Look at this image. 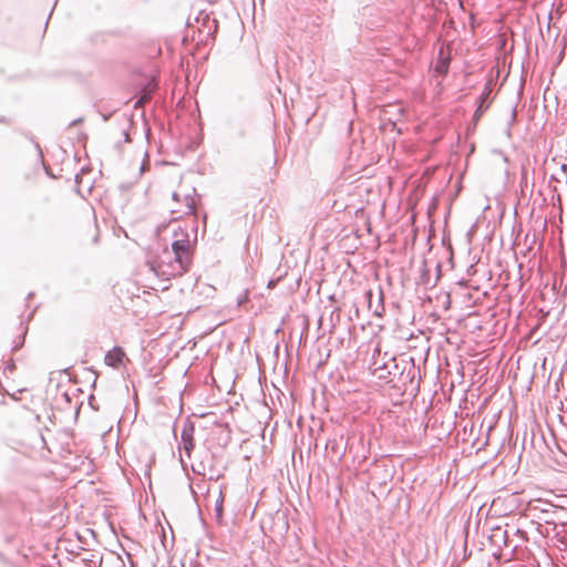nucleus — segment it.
I'll use <instances>...</instances> for the list:
<instances>
[{
    "label": "nucleus",
    "instance_id": "f257e3e1",
    "mask_svg": "<svg viewBox=\"0 0 567 567\" xmlns=\"http://www.w3.org/2000/svg\"><path fill=\"white\" fill-rule=\"evenodd\" d=\"M193 245L186 229L178 227L174 231L172 252L165 250L164 256L156 262H148L150 270L156 276L168 280L188 271L192 265Z\"/></svg>",
    "mask_w": 567,
    "mask_h": 567
},
{
    "label": "nucleus",
    "instance_id": "f03ea898",
    "mask_svg": "<svg viewBox=\"0 0 567 567\" xmlns=\"http://www.w3.org/2000/svg\"><path fill=\"white\" fill-rule=\"evenodd\" d=\"M194 188L192 189V192L176 190L173 193L172 198L174 202H176L177 207L172 208V214L177 215L176 218H179L184 215H192L195 213L196 203L194 198Z\"/></svg>",
    "mask_w": 567,
    "mask_h": 567
},
{
    "label": "nucleus",
    "instance_id": "7ed1b4c3",
    "mask_svg": "<svg viewBox=\"0 0 567 567\" xmlns=\"http://www.w3.org/2000/svg\"><path fill=\"white\" fill-rule=\"evenodd\" d=\"M492 86H493V80L489 79L485 83L484 90L478 97V104H477L476 111L474 113L475 120H478L484 114V112L489 107V105L492 103V97H491L492 91H493Z\"/></svg>",
    "mask_w": 567,
    "mask_h": 567
},
{
    "label": "nucleus",
    "instance_id": "20e7f679",
    "mask_svg": "<svg viewBox=\"0 0 567 567\" xmlns=\"http://www.w3.org/2000/svg\"><path fill=\"white\" fill-rule=\"evenodd\" d=\"M194 431H195L194 425L190 422H187L184 424L182 433H181V439H182L181 444H182L183 450L187 454V456H190V453L195 447Z\"/></svg>",
    "mask_w": 567,
    "mask_h": 567
},
{
    "label": "nucleus",
    "instance_id": "39448f33",
    "mask_svg": "<svg viewBox=\"0 0 567 567\" xmlns=\"http://www.w3.org/2000/svg\"><path fill=\"white\" fill-rule=\"evenodd\" d=\"M124 357L125 352L123 349L114 347L105 354L104 362L112 368H118L123 363Z\"/></svg>",
    "mask_w": 567,
    "mask_h": 567
},
{
    "label": "nucleus",
    "instance_id": "423d86ee",
    "mask_svg": "<svg viewBox=\"0 0 567 567\" xmlns=\"http://www.w3.org/2000/svg\"><path fill=\"white\" fill-rule=\"evenodd\" d=\"M367 299H368V307L377 317H382L384 312V303H383V291L379 290L378 300L374 303L372 300V291L369 290L367 292Z\"/></svg>",
    "mask_w": 567,
    "mask_h": 567
},
{
    "label": "nucleus",
    "instance_id": "0eeeda50",
    "mask_svg": "<svg viewBox=\"0 0 567 567\" xmlns=\"http://www.w3.org/2000/svg\"><path fill=\"white\" fill-rule=\"evenodd\" d=\"M371 369L372 373L378 375L379 379H385L386 374L390 373L386 364H379L377 361L373 362Z\"/></svg>",
    "mask_w": 567,
    "mask_h": 567
},
{
    "label": "nucleus",
    "instance_id": "6e6552de",
    "mask_svg": "<svg viewBox=\"0 0 567 567\" xmlns=\"http://www.w3.org/2000/svg\"><path fill=\"white\" fill-rule=\"evenodd\" d=\"M224 498H225V496H224L223 489L220 488L219 489L218 498L215 502V514H216L217 520H219V522H220V519L223 517Z\"/></svg>",
    "mask_w": 567,
    "mask_h": 567
},
{
    "label": "nucleus",
    "instance_id": "1a4fd4ad",
    "mask_svg": "<svg viewBox=\"0 0 567 567\" xmlns=\"http://www.w3.org/2000/svg\"><path fill=\"white\" fill-rule=\"evenodd\" d=\"M194 472H196L197 474H200V475H206V466H205V464L200 463L198 465V468L194 467Z\"/></svg>",
    "mask_w": 567,
    "mask_h": 567
},
{
    "label": "nucleus",
    "instance_id": "9d476101",
    "mask_svg": "<svg viewBox=\"0 0 567 567\" xmlns=\"http://www.w3.org/2000/svg\"><path fill=\"white\" fill-rule=\"evenodd\" d=\"M147 99H148V97H147V95H143V96H141V97L137 100L135 107H138L140 105L144 104V103L147 101Z\"/></svg>",
    "mask_w": 567,
    "mask_h": 567
},
{
    "label": "nucleus",
    "instance_id": "9b49d317",
    "mask_svg": "<svg viewBox=\"0 0 567 567\" xmlns=\"http://www.w3.org/2000/svg\"><path fill=\"white\" fill-rule=\"evenodd\" d=\"M220 477H221V475H220V474H217V475H215V476H214V475H210V476H209V480H212V481H213V480H214V481H218Z\"/></svg>",
    "mask_w": 567,
    "mask_h": 567
},
{
    "label": "nucleus",
    "instance_id": "f8f14e48",
    "mask_svg": "<svg viewBox=\"0 0 567 567\" xmlns=\"http://www.w3.org/2000/svg\"><path fill=\"white\" fill-rule=\"evenodd\" d=\"M94 410H97V408L95 406V402L92 401V404H90Z\"/></svg>",
    "mask_w": 567,
    "mask_h": 567
},
{
    "label": "nucleus",
    "instance_id": "ddd939ff",
    "mask_svg": "<svg viewBox=\"0 0 567 567\" xmlns=\"http://www.w3.org/2000/svg\"><path fill=\"white\" fill-rule=\"evenodd\" d=\"M94 400H95L94 396H91L90 398V404H92V401H94Z\"/></svg>",
    "mask_w": 567,
    "mask_h": 567
}]
</instances>
